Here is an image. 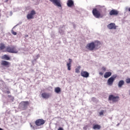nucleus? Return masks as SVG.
<instances>
[{
  "label": "nucleus",
  "instance_id": "nucleus-30",
  "mask_svg": "<svg viewBox=\"0 0 130 130\" xmlns=\"http://www.w3.org/2000/svg\"><path fill=\"white\" fill-rule=\"evenodd\" d=\"M58 130H63V128H62V127H59Z\"/></svg>",
  "mask_w": 130,
  "mask_h": 130
},
{
  "label": "nucleus",
  "instance_id": "nucleus-6",
  "mask_svg": "<svg viewBox=\"0 0 130 130\" xmlns=\"http://www.w3.org/2000/svg\"><path fill=\"white\" fill-rule=\"evenodd\" d=\"M44 123H45V120H44L43 119H39L35 121V124L37 126H40V125H43Z\"/></svg>",
  "mask_w": 130,
  "mask_h": 130
},
{
  "label": "nucleus",
  "instance_id": "nucleus-35",
  "mask_svg": "<svg viewBox=\"0 0 130 130\" xmlns=\"http://www.w3.org/2000/svg\"><path fill=\"white\" fill-rule=\"evenodd\" d=\"M129 94L130 95V90H129Z\"/></svg>",
  "mask_w": 130,
  "mask_h": 130
},
{
  "label": "nucleus",
  "instance_id": "nucleus-33",
  "mask_svg": "<svg viewBox=\"0 0 130 130\" xmlns=\"http://www.w3.org/2000/svg\"><path fill=\"white\" fill-rule=\"evenodd\" d=\"M30 126H31V127H32V128H34V126H33V125H30Z\"/></svg>",
  "mask_w": 130,
  "mask_h": 130
},
{
  "label": "nucleus",
  "instance_id": "nucleus-4",
  "mask_svg": "<svg viewBox=\"0 0 130 130\" xmlns=\"http://www.w3.org/2000/svg\"><path fill=\"white\" fill-rule=\"evenodd\" d=\"M92 14L95 18H102V16H101L100 11H98V10H97L96 8H94L92 10Z\"/></svg>",
  "mask_w": 130,
  "mask_h": 130
},
{
  "label": "nucleus",
  "instance_id": "nucleus-25",
  "mask_svg": "<svg viewBox=\"0 0 130 130\" xmlns=\"http://www.w3.org/2000/svg\"><path fill=\"white\" fill-rule=\"evenodd\" d=\"M126 83H127V84H129V83H130V78H128V79H126Z\"/></svg>",
  "mask_w": 130,
  "mask_h": 130
},
{
  "label": "nucleus",
  "instance_id": "nucleus-9",
  "mask_svg": "<svg viewBox=\"0 0 130 130\" xmlns=\"http://www.w3.org/2000/svg\"><path fill=\"white\" fill-rule=\"evenodd\" d=\"M118 14H119V12L115 9H113L109 12L110 16H117Z\"/></svg>",
  "mask_w": 130,
  "mask_h": 130
},
{
  "label": "nucleus",
  "instance_id": "nucleus-15",
  "mask_svg": "<svg viewBox=\"0 0 130 130\" xmlns=\"http://www.w3.org/2000/svg\"><path fill=\"white\" fill-rule=\"evenodd\" d=\"M67 6L69 8L73 7V6H74V1H73V0H68Z\"/></svg>",
  "mask_w": 130,
  "mask_h": 130
},
{
  "label": "nucleus",
  "instance_id": "nucleus-24",
  "mask_svg": "<svg viewBox=\"0 0 130 130\" xmlns=\"http://www.w3.org/2000/svg\"><path fill=\"white\" fill-rule=\"evenodd\" d=\"M102 71H103V72H106V68L103 67L102 68Z\"/></svg>",
  "mask_w": 130,
  "mask_h": 130
},
{
  "label": "nucleus",
  "instance_id": "nucleus-13",
  "mask_svg": "<svg viewBox=\"0 0 130 130\" xmlns=\"http://www.w3.org/2000/svg\"><path fill=\"white\" fill-rule=\"evenodd\" d=\"M1 64L4 67H7V68H9V66H10V62L7 61L2 60L1 62Z\"/></svg>",
  "mask_w": 130,
  "mask_h": 130
},
{
  "label": "nucleus",
  "instance_id": "nucleus-27",
  "mask_svg": "<svg viewBox=\"0 0 130 130\" xmlns=\"http://www.w3.org/2000/svg\"><path fill=\"white\" fill-rule=\"evenodd\" d=\"M12 34H13V35H17V32H16L14 31H12Z\"/></svg>",
  "mask_w": 130,
  "mask_h": 130
},
{
  "label": "nucleus",
  "instance_id": "nucleus-19",
  "mask_svg": "<svg viewBox=\"0 0 130 130\" xmlns=\"http://www.w3.org/2000/svg\"><path fill=\"white\" fill-rule=\"evenodd\" d=\"M123 85H124V81L123 80H120L119 81L118 84L119 88H121Z\"/></svg>",
  "mask_w": 130,
  "mask_h": 130
},
{
  "label": "nucleus",
  "instance_id": "nucleus-14",
  "mask_svg": "<svg viewBox=\"0 0 130 130\" xmlns=\"http://www.w3.org/2000/svg\"><path fill=\"white\" fill-rule=\"evenodd\" d=\"M69 62L67 64V66L68 67V71H71V67H72L71 64H72V61H73V60L71 58H69Z\"/></svg>",
  "mask_w": 130,
  "mask_h": 130
},
{
  "label": "nucleus",
  "instance_id": "nucleus-20",
  "mask_svg": "<svg viewBox=\"0 0 130 130\" xmlns=\"http://www.w3.org/2000/svg\"><path fill=\"white\" fill-rule=\"evenodd\" d=\"M23 107H28L29 106V103L28 101L23 102Z\"/></svg>",
  "mask_w": 130,
  "mask_h": 130
},
{
  "label": "nucleus",
  "instance_id": "nucleus-11",
  "mask_svg": "<svg viewBox=\"0 0 130 130\" xmlns=\"http://www.w3.org/2000/svg\"><path fill=\"white\" fill-rule=\"evenodd\" d=\"M81 77H83V78H88L89 73H88L87 71H81Z\"/></svg>",
  "mask_w": 130,
  "mask_h": 130
},
{
  "label": "nucleus",
  "instance_id": "nucleus-31",
  "mask_svg": "<svg viewBox=\"0 0 130 130\" xmlns=\"http://www.w3.org/2000/svg\"><path fill=\"white\" fill-rule=\"evenodd\" d=\"M8 97L9 98H12V95H8Z\"/></svg>",
  "mask_w": 130,
  "mask_h": 130
},
{
  "label": "nucleus",
  "instance_id": "nucleus-8",
  "mask_svg": "<svg viewBox=\"0 0 130 130\" xmlns=\"http://www.w3.org/2000/svg\"><path fill=\"white\" fill-rule=\"evenodd\" d=\"M34 15H36V12L34 10H32L30 13L28 14L27 15V20H30L31 19H34Z\"/></svg>",
  "mask_w": 130,
  "mask_h": 130
},
{
  "label": "nucleus",
  "instance_id": "nucleus-34",
  "mask_svg": "<svg viewBox=\"0 0 130 130\" xmlns=\"http://www.w3.org/2000/svg\"><path fill=\"white\" fill-rule=\"evenodd\" d=\"M128 11L130 12V8H128Z\"/></svg>",
  "mask_w": 130,
  "mask_h": 130
},
{
  "label": "nucleus",
  "instance_id": "nucleus-16",
  "mask_svg": "<svg viewBox=\"0 0 130 130\" xmlns=\"http://www.w3.org/2000/svg\"><path fill=\"white\" fill-rule=\"evenodd\" d=\"M112 73L110 72H106L104 74V78H105V79H107V78H109V77H110Z\"/></svg>",
  "mask_w": 130,
  "mask_h": 130
},
{
  "label": "nucleus",
  "instance_id": "nucleus-26",
  "mask_svg": "<svg viewBox=\"0 0 130 130\" xmlns=\"http://www.w3.org/2000/svg\"><path fill=\"white\" fill-rule=\"evenodd\" d=\"M104 113V110H102L99 113V114L100 115H103Z\"/></svg>",
  "mask_w": 130,
  "mask_h": 130
},
{
  "label": "nucleus",
  "instance_id": "nucleus-29",
  "mask_svg": "<svg viewBox=\"0 0 130 130\" xmlns=\"http://www.w3.org/2000/svg\"><path fill=\"white\" fill-rule=\"evenodd\" d=\"M6 93H7V94H10V93H11V91H6Z\"/></svg>",
  "mask_w": 130,
  "mask_h": 130
},
{
  "label": "nucleus",
  "instance_id": "nucleus-10",
  "mask_svg": "<svg viewBox=\"0 0 130 130\" xmlns=\"http://www.w3.org/2000/svg\"><path fill=\"white\" fill-rule=\"evenodd\" d=\"M107 27L110 30H112V29H114L115 30L116 29V25H115V23H111L107 25Z\"/></svg>",
  "mask_w": 130,
  "mask_h": 130
},
{
  "label": "nucleus",
  "instance_id": "nucleus-12",
  "mask_svg": "<svg viewBox=\"0 0 130 130\" xmlns=\"http://www.w3.org/2000/svg\"><path fill=\"white\" fill-rule=\"evenodd\" d=\"M42 97L44 99H48L50 97V94L46 92L42 93Z\"/></svg>",
  "mask_w": 130,
  "mask_h": 130
},
{
  "label": "nucleus",
  "instance_id": "nucleus-22",
  "mask_svg": "<svg viewBox=\"0 0 130 130\" xmlns=\"http://www.w3.org/2000/svg\"><path fill=\"white\" fill-rule=\"evenodd\" d=\"M80 70H81V66H78L77 68L75 69V73L79 74V73H80Z\"/></svg>",
  "mask_w": 130,
  "mask_h": 130
},
{
  "label": "nucleus",
  "instance_id": "nucleus-5",
  "mask_svg": "<svg viewBox=\"0 0 130 130\" xmlns=\"http://www.w3.org/2000/svg\"><path fill=\"white\" fill-rule=\"evenodd\" d=\"M117 76L116 75H113V76L111 77L107 81L108 85H109V86H112L113 82H114L115 79H116V77Z\"/></svg>",
  "mask_w": 130,
  "mask_h": 130
},
{
  "label": "nucleus",
  "instance_id": "nucleus-2",
  "mask_svg": "<svg viewBox=\"0 0 130 130\" xmlns=\"http://www.w3.org/2000/svg\"><path fill=\"white\" fill-rule=\"evenodd\" d=\"M19 51L17 49V48L15 46L10 47L8 46L6 47V49L3 50V52H9L10 53H18Z\"/></svg>",
  "mask_w": 130,
  "mask_h": 130
},
{
  "label": "nucleus",
  "instance_id": "nucleus-7",
  "mask_svg": "<svg viewBox=\"0 0 130 130\" xmlns=\"http://www.w3.org/2000/svg\"><path fill=\"white\" fill-rule=\"evenodd\" d=\"M56 7H59V8H61V2L60 0H49Z\"/></svg>",
  "mask_w": 130,
  "mask_h": 130
},
{
  "label": "nucleus",
  "instance_id": "nucleus-1",
  "mask_svg": "<svg viewBox=\"0 0 130 130\" xmlns=\"http://www.w3.org/2000/svg\"><path fill=\"white\" fill-rule=\"evenodd\" d=\"M101 43L99 41H96L94 42H91L90 43H88L86 46V48L87 49H88V50H90L92 51V50H94V49H99V48H100V45Z\"/></svg>",
  "mask_w": 130,
  "mask_h": 130
},
{
  "label": "nucleus",
  "instance_id": "nucleus-3",
  "mask_svg": "<svg viewBox=\"0 0 130 130\" xmlns=\"http://www.w3.org/2000/svg\"><path fill=\"white\" fill-rule=\"evenodd\" d=\"M108 100L112 101L114 103H116V102H118L120 99L119 96H114L113 94H111L109 96Z\"/></svg>",
  "mask_w": 130,
  "mask_h": 130
},
{
  "label": "nucleus",
  "instance_id": "nucleus-23",
  "mask_svg": "<svg viewBox=\"0 0 130 130\" xmlns=\"http://www.w3.org/2000/svg\"><path fill=\"white\" fill-rule=\"evenodd\" d=\"M61 91V90L60 89V88L59 87H56L55 88V92L56 93H57L58 94V93H59V92H60Z\"/></svg>",
  "mask_w": 130,
  "mask_h": 130
},
{
  "label": "nucleus",
  "instance_id": "nucleus-32",
  "mask_svg": "<svg viewBox=\"0 0 130 130\" xmlns=\"http://www.w3.org/2000/svg\"><path fill=\"white\" fill-rule=\"evenodd\" d=\"M25 38L29 37V35H25Z\"/></svg>",
  "mask_w": 130,
  "mask_h": 130
},
{
  "label": "nucleus",
  "instance_id": "nucleus-21",
  "mask_svg": "<svg viewBox=\"0 0 130 130\" xmlns=\"http://www.w3.org/2000/svg\"><path fill=\"white\" fill-rule=\"evenodd\" d=\"M5 48H6V46L5 45V44L3 43L0 44V50H4Z\"/></svg>",
  "mask_w": 130,
  "mask_h": 130
},
{
  "label": "nucleus",
  "instance_id": "nucleus-18",
  "mask_svg": "<svg viewBox=\"0 0 130 130\" xmlns=\"http://www.w3.org/2000/svg\"><path fill=\"white\" fill-rule=\"evenodd\" d=\"M93 129H100L101 126L99 124H94L92 127Z\"/></svg>",
  "mask_w": 130,
  "mask_h": 130
},
{
  "label": "nucleus",
  "instance_id": "nucleus-28",
  "mask_svg": "<svg viewBox=\"0 0 130 130\" xmlns=\"http://www.w3.org/2000/svg\"><path fill=\"white\" fill-rule=\"evenodd\" d=\"M99 75H100V76H103V73H102V72H100V73H99Z\"/></svg>",
  "mask_w": 130,
  "mask_h": 130
},
{
  "label": "nucleus",
  "instance_id": "nucleus-17",
  "mask_svg": "<svg viewBox=\"0 0 130 130\" xmlns=\"http://www.w3.org/2000/svg\"><path fill=\"white\" fill-rule=\"evenodd\" d=\"M1 58H2V59H6V60H10V59H11L10 57H9V56L7 54H5L4 55H3L1 57Z\"/></svg>",
  "mask_w": 130,
  "mask_h": 130
}]
</instances>
